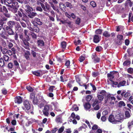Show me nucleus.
Returning <instances> with one entry per match:
<instances>
[{
	"label": "nucleus",
	"mask_w": 133,
	"mask_h": 133,
	"mask_svg": "<svg viewBox=\"0 0 133 133\" xmlns=\"http://www.w3.org/2000/svg\"><path fill=\"white\" fill-rule=\"evenodd\" d=\"M128 128L129 129L131 128V126L133 125V121H132L131 122H128Z\"/></svg>",
	"instance_id": "774afa93"
},
{
	"label": "nucleus",
	"mask_w": 133,
	"mask_h": 133,
	"mask_svg": "<svg viewBox=\"0 0 133 133\" xmlns=\"http://www.w3.org/2000/svg\"><path fill=\"white\" fill-rule=\"evenodd\" d=\"M49 3L50 4V6L55 11L57 12L58 13H59V11L57 8L55 7L54 4L53 3H52L51 2H49Z\"/></svg>",
	"instance_id": "412c9836"
},
{
	"label": "nucleus",
	"mask_w": 133,
	"mask_h": 133,
	"mask_svg": "<svg viewBox=\"0 0 133 133\" xmlns=\"http://www.w3.org/2000/svg\"><path fill=\"white\" fill-rule=\"evenodd\" d=\"M40 74V76H42L43 75L47 73L46 71L44 70H39Z\"/></svg>",
	"instance_id": "680f3d73"
},
{
	"label": "nucleus",
	"mask_w": 133,
	"mask_h": 133,
	"mask_svg": "<svg viewBox=\"0 0 133 133\" xmlns=\"http://www.w3.org/2000/svg\"><path fill=\"white\" fill-rule=\"evenodd\" d=\"M0 49L1 52L3 54H5L8 52V50L6 48H3L1 46H0Z\"/></svg>",
	"instance_id": "c85d7f7f"
},
{
	"label": "nucleus",
	"mask_w": 133,
	"mask_h": 133,
	"mask_svg": "<svg viewBox=\"0 0 133 133\" xmlns=\"http://www.w3.org/2000/svg\"><path fill=\"white\" fill-rule=\"evenodd\" d=\"M55 87L54 86H51L49 87V92H52L53 91Z\"/></svg>",
	"instance_id": "5fc2aeb1"
},
{
	"label": "nucleus",
	"mask_w": 133,
	"mask_h": 133,
	"mask_svg": "<svg viewBox=\"0 0 133 133\" xmlns=\"http://www.w3.org/2000/svg\"><path fill=\"white\" fill-rule=\"evenodd\" d=\"M16 25V22L14 21H9L7 23V25L5 26V28H12Z\"/></svg>",
	"instance_id": "39448f33"
},
{
	"label": "nucleus",
	"mask_w": 133,
	"mask_h": 133,
	"mask_svg": "<svg viewBox=\"0 0 133 133\" xmlns=\"http://www.w3.org/2000/svg\"><path fill=\"white\" fill-rule=\"evenodd\" d=\"M61 46L62 48L65 49L66 48V42L63 41L61 43Z\"/></svg>",
	"instance_id": "c03bdc74"
},
{
	"label": "nucleus",
	"mask_w": 133,
	"mask_h": 133,
	"mask_svg": "<svg viewBox=\"0 0 133 133\" xmlns=\"http://www.w3.org/2000/svg\"><path fill=\"white\" fill-rule=\"evenodd\" d=\"M125 106V104L124 102L123 101H120L118 103V107H124Z\"/></svg>",
	"instance_id": "4c0bfd02"
},
{
	"label": "nucleus",
	"mask_w": 133,
	"mask_h": 133,
	"mask_svg": "<svg viewBox=\"0 0 133 133\" xmlns=\"http://www.w3.org/2000/svg\"><path fill=\"white\" fill-rule=\"evenodd\" d=\"M34 20V22H35L37 24L39 25H41L43 24L41 20L38 18H35Z\"/></svg>",
	"instance_id": "6ab92c4d"
},
{
	"label": "nucleus",
	"mask_w": 133,
	"mask_h": 133,
	"mask_svg": "<svg viewBox=\"0 0 133 133\" xmlns=\"http://www.w3.org/2000/svg\"><path fill=\"white\" fill-rule=\"evenodd\" d=\"M131 95L130 93L129 92H126V91L123 90L121 94L120 95H117V99L120 100L123 98H128Z\"/></svg>",
	"instance_id": "f257e3e1"
},
{
	"label": "nucleus",
	"mask_w": 133,
	"mask_h": 133,
	"mask_svg": "<svg viewBox=\"0 0 133 133\" xmlns=\"http://www.w3.org/2000/svg\"><path fill=\"white\" fill-rule=\"evenodd\" d=\"M25 7L26 9V11L27 12H28L29 11H33V9L27 3L26 4H24Z\"/></svg>",
	"instance_id": "f8f14e48"
},
{
	"label": "nucleus",
	"mask_w": 133,
	"mask_h": 133,
	"mask_svg": "<svg viewBox=\"0 0 133 133\" xmlns=\"http://www.w3.org/2000/svg\"><path fill=\"white\" fill-rule=\"evenodd\" d=\"M102 48L101 46H97L95 50L96 51L98 52H99L102 50Z\"/></svg>",
	"instance_id": "4d7b16f0"
},
{
	"label": "nucleus",
	"mask_w": 133,
	"mask_h": 133,
	"mask_svg": "<svg viewBox=\"0 0 133 133\" xmlns=\"http://www.w3.org/2000/svg\"><path fill=\"white\" fill-rule=\"evenodd\" d=\"M90 5L93 8L96 7V3L94 1H91L90 2Z\"/></svg>",
	"instance_id": "6e6d98bb"
},
{
	"label": "nucleus",
	"mask_w": 133,
	"mask_h": 133,
	"mask_svg": "<svg viewBox=\"0 0 133 133\" xmlns=\"http://www.w3.org/2000/svg\"><path fill=\"white\" fill-rule=\"evenodd\" d=\"M22 50L24 52V56L27 61H29L30 59V51L28 50H26L23 48H22Z\"/></svg>",
	"instance_id": "423d86ee"
},
{
	"label": "nucleus",
	"mask_w": 133,
	"mask_h": 133,
	"mask_svg": "<svg viewBox=\"0 0 133 133\" xmlns=\"http://www.w3.org/2000/svg\"><path fill=\"white\" fill-rule=\"evenodd\" d=\"M6 32L10 35H14L15 32L13 30L12 28H5Z\"/></svg>",
	"instance_id": "2eb2a0df"
},
{
	"label": "nucleus",
	"mask_w": 133,
	"mask_h": 133,
	"mask_svg": "<svg viewBox=\"0 0 133 133\" xmlns=\"http://www.w3.org/2000/svg\"><path fill=\"white\" fill-rule=\"evenodd\" d=\"M66 6L67 7L69 8L70 9H71L72 8V6L71 3L68 2H66L65 3Z\"/></svg>",
	"instance_id": "e433bc0d"
},
{
	"label": "nucleus",
	"mask_w": 133,
	"mask_h": 133,
	"mask_svg": "<svg viewBox=\"0 0 133 133\" xmlns=\"http://www.w3.org/2000/svg\"><path fill=\"white\" fill-rule=\"evenodd\" d=\"M127 71L129 74H133V68L131 67L129 68L128 69Z\"/></svg>",
	"instance_id": "09e8293b"
},
{
	"label": "nucleus",
	"mask_w": 133,
	"mask_h": 133,
	"mask_svg": "<svg viewBox=\"0 0 133 133\" xmlns=\"http://www.w3.org/2000/svg\"><path fill=\"white\" fill-rule=\"evenodd\" d=\"M97 97L98 98V101L99 102V103H101L102 101L104 99L103 96L102 95L99 94H97Z\"/></svg>",
	"instance_id": "4be33fe9"
},
{
	"label": "nucleus",
	"mask_w": 133,
	"mask_h": 133,
	"mask_svg": "<svg viewBox=\"0 0 133 133\" xmlns=\"http://www.w3.org/2000/svg\"><path fill=\"white\" fill-rule=\"evenodd\" d=\"M100 41V38L99 36L95 35L93 37V42L95 43H97L99 42Z\"/></svg>",
	"instance_id": "dca6fc26"
},
{
	"label": "nucleus",
	"mask_w": 133,
	"mask_h": 133,
	"mask_svg": "<svg viewBox=\"0 0 133 133\" xmlns=\"http://www.w3.org/2000/svg\"><path fill=\"white\" fill-rule=\"evenodd\" d=\"M22 102V99L21 96L16 97L15 98V102L18 104L21 103Z\"/></svg>",
	"instance_id": "f3484780"
},
{
	"label": "nucleus",
	"mask_w": 133,
	"mask_h": 133,
	"mask_svg": "<svg viewBox=\"0 0 133 133\" xmlns=\"http://www.w3.org/2000/svg\"><path fill=\"white\" fill-rule=\"evenodd\" d=\"M103 35L105 37H109L110 36V34H109L108 31H105L103 34Z\"/></svg>",
	"instance_id": "72a5a7b5"
},
{
	"label": "nucleus",
	"mask_w": 133,
	"mask_h": 133,
	"mask_svg": "<svg viewBox=\"0 0 133 133\" xmlns=\"http://www.w3.org/2000/svg\"><path fill=\"white\" fill-rule=\"evenodd\" d=\"M117 38L118 39L122 41L123 40V36L122 35H118L117 36Z\"/></svg>",
	"instance_id": "0e129e2a"
},
{
	"label": "nucleus",
	"mask_w": 133,
	"mask_h": 133,
	"mask_svg": "<svg viewBox=\"0 0 133 133\" xmlns=\"http://www.w3.org/2000/svg\"><path fill=\"white\" fill-rule=\"evenodd\" d=\"M16 1L20 3L21 4H25L27 3V2L26 0H15Z\"/></svg>",
	"instance_id": "de8ad7c7"
},
{
	"label": "nucleus",
	"mask_w": 133,
	"mask_h": 133,
	"mask_svg": "<svg viewBox=\"0 0 133 133\" xmlns=\"http://www.w3.org/2000/svg\"><path fill=\"white\" fill-rule=\"evenodd\" d=\"M92 98V96L91 95H88L86 97V100L87 101H89Z\"/></svg>",
	"instance_id": "8fccbe9b"
},
{
	"label": "nucleus",
	"mask_w": 133,
	"mask_h": 133,
	"mask_svg": "<svg viewBox=\"0 0 133 133\" xmlns=\"http://www.w3.org/2000/svg\"><path fill=\"white\" fill-rule=\"evenodd\" d=\"M56 121L57 123H62V120L60 117L57 118L56 119Z\"/></svg>",
	"instance_id": "864d4df0"
},
{
	"label": "nucleus",
	"mask_w": 133,
	"mask_h": 133,
	"mask_svg": "<svg viewBox=\"0 0 133 133\" xmlns=\"http://www.w3.org/2000/svg\"><path fill=\"white\" fill-rule=\"evenodd\" d=\"M50 105V104L45 105L42 110L43 114L45 116H48L49 114V112Z\"/></svg>",
	"instance_id": "7ed1b4c3"
},
{
	"label": "nucleus",
	"mask_w": 133,
	"mask_h": 133,
	"mask_svg": "<svg viewBox=\"0 0 133 133\" xmlns=\"http://www.w3.org/2000/svg\"><path fill=\"white\" fill-rule=\"evenodd\" d=\"M32 103L34 105H38L39 104V101L37 98H35L32 101Z\"/></svg>",
	"instance_id": "58836bf2"
},
{
	"label": "nucleus",
	"mask_w": 133,
	"mask_h": 133,
	"mask_svg": "<svg viewBox=\"0 0 133 133\" xmlns=\"http://www.w3.org/2000/svg\"><path fill=\"white\" fill-rule=\"evenodd\" d=\"M8 12L5 6H3L0 4V12L3 13L5 17L9 18L10 17V15L8 13Z\"/></svg>",
	"instance_id": "f03ea898"
},
{
	"label": "nucleus",
	"mask_w": 133,
	"mask_h": 133,
	"mask_svg": "<svg viewBox=\"0 0 133 133\" xmlns=\"http://www.w3.org/2000/svg\"><path fill=\"white\" fill-rule=\"evenodd\" d=\"M125 115L126 117L128 118L130 117V114L128 111H126L125 112Z\"/></svg>",
	"instance_id": "69168bd1"
},
{
	"label": "nucleus",
	"mask_w": 133,
	"mask_h": 133,
	"mask_svg": "<svg viewBox=\"0 0 133 133\" xmlns=\"http://www.w3.org/2000/svg\"><path fill=\"white\" fill-rule=\"evenodd\" d=\"M95 32L97 34H101L102 32V29H98L96 30Z\"/></svg>",
	"instance_id": "13d9d810"
},
{
	"label": "nucleus",
	"mask_w": 133,
	"mask_h": 133,
	"mask_svg": "<svg viewBox=\"0 0 133 133\" xmlns=\"http://www.w3.org/2000/svg\"><path fill=\"white\" fill-rule=\"evenodd\" d=\"M72 109L73 110L77 111L79 110V108L76 105H74L72 107Z\"/></svg>",
	"instance_id": "052dcab7"
},
{
	"label": "nucleus",
	"mask_w": 133,
	"mask_h": 133,
	"mask_svg": "<svg viewBox=\"0 0 133 133\" xmlns=\"http://www.w3.org/2000/svg\"><path fill=\"white\" fill-rule=\"evenodd\" d=\"M81 18H79L77 17L75 21L76 24L78 25H79L81 22Z\"/></svg>",
	"instance_id": "3c124183"
},
{
	"label": "nucleus",
	"mask_w": 133,
	"mask_h": 133,
	"mask_svg": "<svg viewBox=\"0 0 133 133\" xmlns=\"http://www.w3.org/2000/svg\"><path fill=\"white\" fill-rule=\"evenodd\" d=\"M23 41L24 45H30L29 43L28 42L30 40V38L29 36H27V37Z\"/></svg>",
	"instance_id": "aec40b11"
},
{
	"label": "nucleus",
	"mask_w": 133,
	"mask_h": 133,
	"mask_svg": "<svg viewBox=\"0 0 133 133\" xmlns=\"http://www.w3.org/2000/svg\"><path fill=\"white\" fill-rule=\"evenodd\" d=\"M99 75L98 72H92V75L94 77H96Z\"/></svg>",
	"instance_id": "bf43d9fd"
},
{
	"label": "nucleus",
	"mask_w": 133,
	"mask_h": 133,
	"mask_svg": "<svg viewBox=\"0 0 133 133\" xmlns=\"http://www.w3.org/2000/svg\"><path fill=\"white\" fill-rule=\"evenodd\" d=\"M108 120L109 122L112 123L113 124H116L118 122H119V121H118L116 119L114 116L112 115H110L108 118Z\"/></svg>",
	"instance_id": "0eeeda50"
},
{
	"label": "nucleus",
	"mask_w": 133,
	"mask_h": 133,
	"mask_svg": "<svg viewBox=\"0 0 133 133\" xmlns=\"http://www.w3.org/2000/svg\"><path fill=\"white\" fill-rule=\"evenodd\" d=\"M111 94H108L106 97L105 98V103H106L108 100L110 101Z\"/></svg>",
	"instance_id": "7c9ffc66"
},
{
	"label": "nucleus",
	"mask_w": 133,
	"mask_h": 133,
	"mask_svg": "<svg viewBox=\"0 0 133 133\" xmlns=\"http://www.w3.org/2000/svg\"><path fill=\"white\" fill-rule=\"evenodd\" d=\"M5 62H8L9 61V56L6 55H4L3 57H2Z\"/></svg>",
	"instance_id": "a878e982"
},
{
	"label": "nucleus",
	"mask_w": 133,
	"mask_h": 133,
	"mask_svg": "<svg viewBox=\"0 0 133 133\" xmlns=\"http://www.w3.org/2000/svg\"><path fill=\"white\" fill-rule=\"evenodd\" d=\"M98 128V126L96 124H94L92 127V130L90 131V133H92V131H96Z\"/></svg>",
	"instance_id": "bb28decb"
},
{
	"label": "nucleus",
	"mask_w": 133,
	"mask_h": 133,
	"mask_svg": "<svg viewBox=\"0 0 133 133\" xmlns=\"http://www.w3.org/2000/svg\"><path fill=\"white\" fill-rule=\"evenodd\" d=\"M106 92L105 90H102L99 92L98 94H99L102 95L103 96H106Z\"/></svg>",
	"instance_id": "ea45409f"
},
{
	"label": "nucleus",
	"mask_w": 133,
	"mask_h": 133,
	"mask_svg": "<svg viewBox=\"0 0 133 133\" xmlns=\"http://www.w3.org/2000/svg\"><path fill=\"white\" fill-rule=\"evenodd\" d=\"M64 127V126H62L59 129L58 131V133H61L63 131Z\"/></svg>",
	"instance_id": "e2e57ef3"
},
{
	"label": "nucleus",
	"mask_w": 133,
	"mask_h": 133,
	"mask_svg": "<svg viewBox=\"0 0 133 133\" xmlns=\"http://www.w3.org/2000/svg\"><path fill=\"white\" fill-rule=\"evenodd\" d=\"M126 81H120L118 83L117 87L119 88L122 86H124L125 85Z\"/></svg>",
	"instance_id": "5701e85b"
},
{
	"label": "nucleus",
	"mask_w": 133,
	"mask_h": 133,
	"mask_svg": "<svg viewBox=\"0 0 133 133\" xmlns=\"http://www.w3.org/2000/svg\"><path fill=\"white\" fill-rule=\"evenodd\" d=\"M91 58L94 62L95 63H98L100 61V58L97 56L95 53H94L92 54Z\"/></svg>",
	"instance_id": "9d476101"
},
{
	"label": "nucleus",
	"mask_w": 133,
	"mask_h": 133,
	"mask_svg": "<svg viewBox=\"0 0 133 133\" xmlns=\"http://www.w3.org/2000/svg\"><path fill=\"white\" fill-rule=\"evenodd\" d=\"M33 31H35L37 33L39 32V29L37 25H33Z\"/></svg>",
	"instance_id": "cd10ccee"
},
{
	"label": "nucleus",
	"mask_w": 133,
	"mask_h": 133,
	"mask_svg": "<svg viewBox=\"0 0 133 133\" xmlns=\"http://www.w3.org/2000/svg\"><path fill=\"white\" fill-rule=\"evenodd\" d=\"M31 53L33 57L35 58L36 57L37 53L36 52L33 50H31Z\"/></svg>",
	"instance_id": "338daca9"
},
{
	"label": "nucleus",
	"mask_w": 133,
	"mask_h": 133,
	"mask_svg": "<svg viewBox=\"0 0 133 133\" xmlns=\"http://www.w3.org/2000/svg\"><path fill=\"white\" fill-rule=\"evenodd\" d=\"M14 64L16 66V68L18 69L19 67V64L16 60L14 61Z\"/></svg>",
	"instance_id": "37998d69"
},
{
	"label": "nucleus",
	"mask_w": 133,
	"mask_h": 133,
	"mask_svg": "<svg viewBox=\"0 0 133 133\" xmlns=\"http://www.w3.org/2000/svg\"><path fill=\"white\" fill-rule=\"evenodd\" d=\"M116 73H117L118 72L115 71H111L110 73H108L107 74V77L109 78V80L111 81H112V79L114 78V75Z\"/></svg>",
	"instance_id": "1a4fd4ad"
},
{
	"label": "nucleus",
	"mask_w": 133,
	"mask_h": 133,
	"mask_svg": "<svg viewBox=\"0 0 133 133\" xmlns=\"http://www.w3.org/2000/svg\"><path fill=\"white\" fill-rule=\"evenodd\" d=\"M42 8L45 11L49 12L50 10V5L46 2L45 3V5L43 4Z\"/></svg>",
	"instance_id": "9b49d317"
},
{
	"label": "nucleus",
	"mask_w": 133,
	"mask_h": 133,
	"mask_svg": "<svg viewBox=\"0 0 133 133\" xmlns=\"http://www.w3.org/2000/svg\"><path fill=\"white\" fill-rule=\"evenodd\" d=\"M15 15L16 16H18V15L20 17H22V16L24 17L26 16L24 13V11L21 8L19 9V10L17 11V14H16Z\"/></svg>",
	"instance_id": "6e6552de"
},
{
	"label": "nucleus",
	"mask_w": 133,
	"mask_h": 133,
	"mask_svg": "<svg viewBox=\"0 0 133 133\" xmlns=\"http://www.w3.org/2000/svg\"><path fill=\"white\" fill-rule=\"evenodd\" d=\"M43 9L42 7L40 6H37L36 7V10L37 11L40 12H42Z\"/></svg>",
	"instance_id": "a18cd8bd"
},
{
	"label": "nucleus",
	"mask_w": 133,
	"mask_h": 133,
	"mask_svg": "<svg viewBox=\"0 0 133 133\" xmlns=\"http://www.w3.org/2000/svg\"><path fill=\"white\" fill-rule=\"evenodd\" d=\"M102 131L101 129L99 128H98L97 130L95 131H92V133H102Z\"/></svg>",
	"instance_id": "49530a36"
},
{
	"label": "nucleus",
	"mask_w": 133,
	"mask_h": 133,
	"mask_svg": "<svg viewBox=\"0 0 133 133\" xmlns=\"http://www.w3.org/2000/svg\"><path fill=\"white\" fill-rule=\"evenodd\" d=\"M5 62L2 57L0 58V66L3 67L5 65Z\"/></svg>",
	"instance_id": "f704fd0d"
},
{
	"label": "nucleus",
	"mask_w": 133,
	"mask_h": 133,
	"mask_svg": "<svg viewBox=\"0 0 133 133\" xmlns=\"http://www.w3.org/2000/svg\"><path fill=\"white\" fill-rule=\"evenodd\" d=\"M84 107L86 110H88L90 108L91 105L89 103H86L84 105Z\"/></svg>",
	"instance_id": "2f4dec72"
},
{
	"label": "nucleus",
	"mask_w": 133,
	"mask_h": 133,
	"mask_svg": "<svg viewBox=\"0 0 133 133\" xmlns=\"http://www.w3.org/2000/svg\"><path fill=\"white\" fill-rule=\"evenodd\" d=\"M32 73L36 76H40V72L39 71V70H38L37 71H33L32 72Z\"/></svg>",
	"instance_id": "c9c22d12"
},
{
	"label": "nucleus",
	"mask_w": 133,
	"mask_h": 133,
	"mask_svg": "<svg viewBox=\"0 0 133 133\" xmlns=\"http://www.w3.org/2000/svg\"><path fill=\"white\" fill-rule=\"evenodd\" d=\"M130 61L129 60H126L123 63V66H127L130 64Z\"/></svg>",
	"instance_id": "a19ab883"
},
{
	"label": "nucleus",
	"mask_w": 133,
	"mask_h": 133,
	"mask_svg": "<svg viewBox=\"0 0 133 133\" xmlns=\"http://www.w3.org/2000/svg\"><path fill=\"white\" fill-rule=\"evenodd\" d=\"M27 14L28 16L31 18H33L37 15L36 13L34 12L33 11H29Z\"/></svg>",
	"instance_id": "ddd939ff"
},
{
	"label": "nucleus",
	"mask_w": 133,
	"mask_h": 133,
	"mask_svg": "<svg viewBox=\"0 0 133 133\" xmlns=\"http://www.w3.org/2000/svg\"><path fill=\"white\" fill-rule=\"evenodd\" d=\"M59 7L61 11L64 12L66 11V7L65 4L61 3L59 4Z\"/></svg>",
	"instance_id": "a211bd4d"
},
{
	"label": "nucleus",
	"mask_w": 133,
	"mask_h": 133,
	"mask_svg": "<svg viewBox=\"0 0 133 133\" xmlns=\"http://www.w3.org/2000/svg\"><path fill=\"white\" fill-rule=\"evenodd\" d=\"M39 100H40L43 103H46V101L44 99L43 97L42 96H39Z\"/></svg>",
	"instance_id": "79ce46f5"
},
{
	"label": "nucleus",
	"mask_w": 133,
	"mask_h": 133,
	"mask_svg": "<svg viewBox=\"0 0 133 133\" xmlns=\"http://www.w3.org/2000/svg\"><path fill=\"white\" fill-rule=\"evenodd\" d=\"M23 104L25 108L27 110H29L30 109V105L28 101L26 100L24 101Z\"/></svg>",
	"instance_id": "4468645a"
},
{
	"label": "nucleus",
	"mask_w": 133,
	"mask_h": 133,
	"mask_svg": "<svg viewBox=\"0 0 133 133\" xmlns=\"http://www.w3.org/2000/svg\"><path fill=\"white\" fill-rule=\"evenodd\" d=\"M127 52L128 54V55L129 57L133 56V50L132 49L129 48L128 49Z\"/></svg>",
	"instance_id": "b1692460"
},
{
	"label": "nucleus",
	"mask_w": 133,
	"mask_h": 133,
	"mask_svg": "<svg viewBox=\"0 0 133 133\" xmlns=\"http://www.w3.org/2000/svg\"><path fill=\"white\" fill-rule=\"evenodd\" d=\"M14 65L12 63L10 62L8 64V67L9 69H12L13 68Z\"/></svg>",
	"instance_id": "603ef678"
},
{
	"label": "nucleus",
	"mask_w": 133,
	"mask_h": 133,
	"mask_svg": "<svg viewBox=\"0 0 133 133\" xmlns=\"http://www.w3.org/2000/svg\"><path fill=\"white\" fill-rule=\"evenodd\" d=\"M56 58L58 62H62V61L63 60L64 58V56L63 55L61 57L57 56Z\"/></svg>",
	"instance_id": "473e14b6"
},
{
	"label": "nucleus",
	"mask_w": 133,
	"mask_h": 133,
	"mask_svg": "<svg viewBox=\"0 0 133 133\" xmlns=\"http://www.w3.org/2000/svg\"><path fill=\"white\" fill-rule=\"evenodd\" d=\"M37 43L38 46L42 47L44 45V43L43 40L39 39L37 41Z\"/></svg>",
	"instance_id": "393cba45"
},
{
	"label": "nucleus",
	"mask_w": 133,
	"mask_h": 133,
	"mask_svg": "<svg viewBox=\"0 0 133 133\" xmlns=\"http://www.w3.org/2000/svg\"><path fill=\"white\" fill-rule=\"evenodd\" d=\"M127 1L125 3V5L127 6L129 5L130 7H131L132 5V3L130 0H127Z\"/></svg>",
	"instance_id": "c756f323"
},
{
	"label": "nucleus",
	"mask_w": 133,
	"mask_h": 133,
	"mask_svg": "<svg viewBox=\"0 0 133 133\" xmlns=\"http://www.w3.org/2000/svg\"><path fill=\"white\" fill-rule=\"evenodd\" d=\"M99 102L98 101V99H95L92 104L94 110H97L99 109L100 107L99 105Z\"/></svg>",
	"instance_id": "20e7f679"
}]
</instances>
